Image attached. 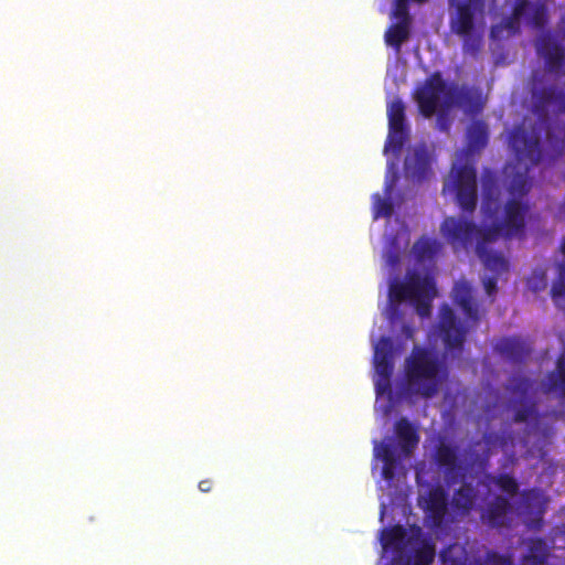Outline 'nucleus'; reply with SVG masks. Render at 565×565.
Listing matches in <instances>:
<instances>
[{
	"label": "nucleus",
	"mask_w": 565,
	"mask_h": 565,
	"mask_svg": "<svg viewBox=\"0 0 565 565\" xmlns=\"http://www.w3.org/2000/svg\"><path fill=\"white\" fill-rule=\"evenodd\" d=\"M441 250L443 244L436 238L419 237L412 246V264L404 273L403 253L397 241L390 239L382 254L386 282H435Z\"/></svg>",
	"instance_id": "obj_1"
},
{
	"label": "nucleus",
	"mask_w": 565,
	"mask_h": 565,
	"mask_svg": "<svg viewBox=\"0 0 565 565\" xmlns=\"http://www.w3.org/2000/svg\"><path fill=\"white\" fill-rule=\"evenodd\" d=\"M452 295L467 321L463 324L448 305L441 306L438 333L446 350L451 352L462 350L469 330L475 328L481 319L479 307L471 295V285H454Z\"/></svg>",
	"instance_id": "obj_2"
},
{
	"label": "nucleus",
	"mask_w": 565,
	"mask_h": 565,
	"mask_svg": "<svg viewBox=\"0 0 565 565\" xmlns=\"http://www.w3.org/2000/svg\"><path fill=\"white\" fill-rule=\"evenodd\" d=\"M404 375L412 393L431 398L446 376V366L436 352L415 345L405 360Z\"/></svg>",
	"instance_id": "obj_3"
},
{
	"label": "nucleus",
	"mask_w": 565,
	"mask_h": 565,
	"mask_svg": "<svg viewBox=\"0 0 565 565\" xmlns=\"http://www.w3.org/2000/svg\"><path fill=\"white\" fill-rule=\"evenodd\" d=\"M443 194H454L462 212L472 214L478 204V174L475 166L454 163L444 182Z\"/></svg>",
	"instance_id": "obj_4"
},
{
	"label": "nucleus",
	"mask_w": 565,
	"mask_h": 565,
	"mask_svg": "<svg viewBox=\"0 0 565 565\" xmlns=\"http://www.w3.org/2000/svg\"><path fill=\"white\" fill-rule=\"evenodd\" d=\"M451 85L443 78L439 72L430 74L424 84L415 90L414 98L418 105L419 113L430 118L439 107L446 109V102Z\"/></svg>",
	"instance_id": "obj_5"
},
{
	"label": "nucleus",
	"mask_w": 565,
	"mask_h": 565,
	"mask_svg": "<svg viewBox=\"0 0 565 565\" xmlns=\"http://www.w3.org/2000/svg\"><path fill=\"white\" fill-rule=\"evenodd\" d=\"M440 231L445 239L457 252L472 246L478 235V225L470 220L448 216L443 221Z\"/></svg>",
	"instance_id": "obj_6"
},
{
	"label": "nucleus",
	"mask_w": 565,
	"mask_h": 565,
	"mask_svg": "<svg viewBox=\"0 0 565 565\" xmlns=\"http://www.w3.org/2000/svg\"><path fill=\"white\" fill-rule=\"evenodd\" d=\"M509 145L520 162L530 166L540 163L542 149L540 138L535 134L527 131L522 126H516L510 132Z\"/></svg>",
	"instance_id": "obj_7"
},
{
	"label": "nucleus",
	"mask_w": 565,
	"mask_h": 565,
	"mask_svg": "<svg viewBox=\"0 0 565 565\" xmlns=\"http://www.w3.org/2000/svg\"><path fill=\"white\" fill-rule=\"evenodd\" d=\"M387 118L388 136L384 150L399 153L408 138L405 105L399 98H395L387 105Z\"/></svg>",
	"instance_id": "obj_8"
},
{
	"label": "nucleus",
	"mask_w": 565,
	"mask_h": 565,
	"mask_svg": "<svg viewBox=\"0 0 565 565\" xmlns=\"http://www.w3.org/2000/svg\"><path fill=\"white\" fill-rule=\"evenodd\" d=\"M530 93L532 98V111L539 117H544L550 107L561 104L565 98L563 92L556 86L544 85V75L541 72H534L530 79Z\"/></svg>",
	"instance_id": "obj_9"
},
{
	"label": "nucleus",
	"mask_w": 565,
	"mask_h": 565,
	"mask_svg": "<svg viewBox=\"0 0 565 565\" xmlns=\"http://www.w3.org/2000/svg\"><path fill=\"white\" fill-rule=\"evenodd\" d=\"M531 206L527 201L516 198H510L503 209L501 227H503V237H523L526 228V217Z\"/></svg>",
	"instance_id": "obj_10"
},
{
	"label": "nucleus",
	"mask_w": 565,
	"mask_h": 565,
	"mask_svg": "<svg viewBox=\"0 0 565 565\" xmlns=\"http://www.w3.org/2000/svg\"><path fill=\"white\" fill-rule=\"evenodd\" d=\"M535 50L543 58L548 73L558 74L565 66V46L552 31L542 32L535 41Z\"/></svg>",
	"instance_id": "obj_11"
},
{
	"label": "nucleus",
	"mask_w": 565,
	"mask_h": 565,
	"mask_svg": "<svg viewBox=\"0 0 565 565\" xmlns=\"http://www.w3.org/2000/svg\"><path fill=\"white\" fill-rule=\"evenodd\" d=\"M374 364L379 380L375 383L377 394L390 390L394 371V344L391 338L382 337L374 350Z\"/></svg>",
	"instance_id": "obj_12"
},
{
	"label": "nucleus",
	"mask_w": 565,
	"mask_h": 565,
	"mask_svg": "<svg viewBox=\"0 0 565 565\" xmlns=\"http://www.w3.org/2000/svg\"><path fill=\"white\" fill-rule=\"evenodd\" d=\"M423 509L427 525L434 530L443 529L449 509L447 491L440 486L429 489Z\"/></svg>",
	"instance_id": "obj_13"
},
{
	"label": "nucleus",
	"mask_w": 565,
	"mask_h": 565,
	"mask_svg": "<svg viewBox=\"0 0 565 565\" xmlns=\"http://www.w3.org/2000/svg\"><path fill=\"white\" fill-rule=\"evenodd\" d=\"M452 106H458L463 109L465 113L470 115L479 114L483 108V102L478 90L470 87L458 88L451 85L448 93V99L446 102V109Z\"/></svg>",
	"instance_id": "obj_14"
},
{
	"label": "nucleus",
	"mask_w": 565,
	"mask_h": 565,
	"mask_svg": "<svg viewBox=\"0 0 565 565\" xmlns=\"http://www.w3.org/2000/svg\"><path fill=\"white\" fill-rule=\"evenodd\" d=\"M484 0H466L457 6V15L451 23V30L457 35L475 31V13L483 12Z\"/></svg>",
	"instance_id": "obj_15"
},
{
	"label": "nucleus",
	"mask_w": 565,
	"mask_h": 565,
	"mask_svg": "<svg viewBox=\"0 0 565 565\" xmlns=\"http://www.w3.org/2000/svg\"><path fill=\"white\" fill-rule=\"evenodd\" d=\"M526 17L529 23L535 29L543 30L548 21L547 8L544 3H531L529 0H516L513 8V18Z\"/></svg>",
	"instance_id": "obj_16"
},
{
	"label": "nucleus",
	"mask_w": 565,
	"mask_h": 565,
	"mask_svg": "<svg viewBox=\"0 0 565 565\" xmlns=\"http://www.w3.org/2000/svg\"><path fill=\"white\" fill-rule=\"evenodd\" d=\"M405 171L414 181L425 180L430 172V159L424 147L415 148L405 159Z\"/></svg>",
	"instance_id": "obj_17"
},
{
	"label": "nucleus",
	"mask_w": 565,
	"mask_h": 565,
	"mask_svg": "<svg viewBox=\"0 0 565 565\" xmlns=\"http://www.w3.org/2000/svg\"><path fill=\"white\" fill-rule=\"evenodd\" d=\"M478 500V491L471 483H462L454 492L451 508L456 515L466 516L475 509Z\"/></svg>",
	"instance_id": "obj_18"
},
{
	"label": "nucleus",
	"mask_w": 565,
	"mask_h": 565,
	"mask_svg": "<svg viewBox=\"0 0 565 565\" xmlns=\"http://www.w3.org/2000/svg\"><path fill=\"white\" fill-rule=\"evenodd\" d=\"M495 350L508 360L521 363L530 355L527 343L516 337L502 338L495 344Z\"/></svg>",
	"instance_id": "obj_19"
},
{
	"label": "nucleus",
	"mask_w": 565,
	"mask_h": 565,
	"mask_svg": "<svg viewBox=\"0 0 565 565\" xmlns=\"http://www.w3.org/2000/svg\"><path fill=\"white\" fill-rule=\"evenodd\" d=\"M544 393H554L559 398H565V354H561L556 361V369L547 373L542 382Z\"/></svg>",
	"instance_id": "obj_20"
},
{
	"label": "nucleus",
	"mask_w": 565,
	"mask_h": 565,
	"mask_svg": "<svg viewBox=\"0 0 565 565\" xmlns=\"http://www.w3.org/2000/svg\"><path fill=\"white\" fill-rule=\"evenodd\" d=\"M395 434L402 451L406 456L411 455L419 443L417 429L407 418L402 417L395 423Z\"/></svg>",
	"instance_id": "obj_21"
},
{
	"label": "nucleus",
	"mask_w": 565,
	"mask_h": 565,
	"mask_svg": "<svg viewBox=\"0 0 565 565\" xmlns=\"http://www.w3.org/2000/svg\"><path fill=\"white\" fill-rule=\"evenodd\" d=\"M489 140L488 125L483 120H473L467 128V149L470 153L481 151Z\"/></svg>",
	"instance_id": "obj_22"
},
{
	"label": "nucleus",
	"mask_w": 565,
	"mask_h": 565,
	"mask_svg": "<svg viewBox=\"0 0 565 565\" xmlns=\"http://www.w3.org/2000/svg\"><path fill=\"white\" fill-rule=\"evenodd\" d=\"M436 296V287H416L413 288L409 303L415 308L422 318L429 317L431 313V302Z\"/></svg>",
	"instance_id": "obj_23"
},
{
	"label": "nucleus",
	"mask_w": 565,
	"mask_h": 565,
	"mask_svg": "<svg viewBox=\"0 0 565 565\" xmlns=\"http://www.w3.org/2000/svg\"><path fill=\"white\" fill-rule=\"evenodd\" d=\"M521 504L525 512L536 510V518L529 524L532 529L540 530L543 525V514L545 512V501L536 490H527L522 493Z\"/></svg>",
	"instance_id": "obj_24"
},
{
	"label": "nucleus",
	"mask_w": 565,
	"mask_h": 565,
	"mask_svg": "<svg viewBox=\"0 0 565 565\" xmlns=\"http://www.w3.org/2000/svg\"><path fill=\"white\" fill-rule=\"evenodd\" d=\"M476 253L484 267L495 275H500L509 270V262L505 257L500 253L489 250L482 243L480 245H476Z\"/></svg>",
	"instance_id": "obj_25"
},
{
	"label": "nucleus",
	"mask_w": 565,
	"mask_h": 565,
	"mask_svg": "<svg viewBox=\"0 0 565 565\" xmlns=\"http://www.w3.org/2000/svg\"><path fill=\"white\" fill-rule=\"evenodd\" d=\"M550 557V550L546 542L541 539H531L527 551L522 557L524 565H545Z\"/></svg>",
	"instance_id": "obj_26"
},
{
	"label": "nucleus",
	"mask_w": 565,
	"mask_h": 565,
	"mask_svg": "<svg viewBox=\"0 0 565 565\" xmlns=\"http://www.w3.org/2000/svg\"><path fill=\"white\" fill-rule=\"evenodd\" d=\"M510 510L511 504L509 500L502 495H498L488 504L484 516L491 526L500 527L504 524Z\"/></svg>",
	"instance_id": "obj_27"
},
{
	"label": "nucleus",
	"mask_w": 565,
	"mask_h": 565,
	"mask_svg": "<svg viewBox=\"0 0 565 565\" xmlns=\"http://www.w3.org/2000/svg\"><path fill=\"white\" fill-rule=\"evenodd\" d=\"M452 565H513L511 555L499 554L495 551H488L484 559L480 557H469L455 559Z\"/></svg>",
	"instance_id": "obj_28"
},
{
	"label": "nucleus",
	"mask_w": 565,
	"mask_h": 565,
	"mask_svg": "<svg viewBox=\"0 0 565 565\" xmlns=\"http://www.w3.org/2000/svg\"><path fill=\"white\" fill-rule=\"evenodd\" d=\"M409 38V24L405 21L391 25L385 32V42L387 45L394 47L397 52L401 50L402 44Z\"/></svg>",
	"instance_id": "obj_29"
},
{
	"label": "nucleus",
	"mask_w": 565,
	"mask_h": 565,
	"mask_svg": "<svg viewBox=\"0 0 565 565\" xmlns=\"http://www.w3.org/2000/svg\"><path fill=\"white\" fill-rule=\"evenodd\" d=\"M529 167L525 168L523 173H516L511 180L508 192L511 198H516L524 201V198L529 194L532 188V182L529 177Z\"/></svg>",
	"instance_id": "obj_30"
},
{
	"label": "nucleus",
	"mask_w": 565,
	"mask_h": 565,
	"mask_svg": "<svg viewBox=\"0 0 565 565\" xmlns=\"http://www.w3.org/2000/svg\"><path fill=\"white\" fill-rule=\"evenodd\" d=\"M435 460L439 467L446 468L449 471H452L458 466V454L456 448L440 444L436 448Z\"/></svg>",
	"instance_id": "obj_31"
},
{
	"label": "nucleus",
	"mask_w": 565,
	"mask_h": 565,
	"mask_svg": "<svg viewBox=\"0 0 565 565\" xmlns=\"http://www.w3.org/2000/svg\"><path fill=\"white\" fill-rule=\"evenodd\" d=\"M388 303L393 308L396 303L408 301L416 287H436L437 285H388Z\"/></svg>",
	"instance_id": "obj_32"
},
{
	"label": "nucleus",
	"mask_w": 565,
	"mask_h": 565,
	"mask_svg": "<svg viewBox=\"0 0 565 565\" xmlns=\"http://www.w3.org/2000/svg\"><path fill=\"white\" fill-rule=\"evenodd\" d=\"M511 394L518 395V399L513 398L511 404L523 403L527 399L529 394L532 390V383L527 377L513 376L511 383L508 386Z\"/></svg>",
	"instance_id": "obj_33"
},
{
	"label": "nucleus",
	"mask_w": 565,
	"mask_h": 565,
	"mask_svg": "<svg viewBox=\"0 0 565 565\" xmlns=\"http://www.w3.org/2000/svg\"><path fill=\"white\" fill-rule=\"evenodd\" d=\"M406 539V530L402 525H395L383 530L381 542L384 548L401 547Z\"/></svg>",
	"instance_id": "obj_34"
},
{
	"label": "nucleus",
	"mask_w": 565,
	"mask_h": 565,
	"mask_svg": "<svg viewBox=\"0 0 565 565\" xmlns=\"http://www.w3.org/2000/svg\"><path fill=\"white\" fill-rule=\"evenodd\" d=\"M462 39V51L465 54L477 57L482 49V36L476 31H471L465 35H459Z\"/></svg>",
	"instance_id": "obj_35"
},
{
	"label": "nucleus",
	"mask_w": 565,
	"mask_h": 565,
	"mask_svg": "<svg viewBox=\"0 0 565 565\" xmlns=\"http://www.w3.org/2000/svg\"><path fill=\"white\" fill-rule=\"evenodd\" d=\"M500 236H503V227H501V223H497L489 227H479L478 226V235L475 241H477L476 245H480L488 247L489 243L497 241Z\"/></svg>",
	"instance_id": "obj_36"
},
{
	"label": "nucleus",
	"mask_w": 565,
	"mask_h": 565,
	"mask_svg": "<svg viewBox=\"0 0 565 565\" xmlns=\"http://www.w3.org/2000/svg\"><path fill=\"white\" fill-rule=\"evenodd\" d=\"M491 482L510 497H514L519 492L518 481L508 473H500L495 477H491Z\"/></svg>",
	"instance_id": "obj_37"
},
{
	"label": "nucleus",
	"mask_w": 565,
	"mask_h": 565,
	"mask_svg": "<svg viewBox=\"0 0 565 565\" xmlns=\"http://www.w3.org/2000/svg\"><path fill=\"white\" fill-rule=\"evenodd\" d=\"M514 415L513 420L515 423H527L530 419L536 417V406L535 403H525L524 405H521L520 407H515L514 404Z\"/></svg>",
	"instance_id": "obj_38"
},
{
	"label": "nucleus",
	"mask_w": 565,
	"mask_h": 565,
	"mask_svg": "<svg viewBox=\"0 0 565 565\" xmlns=\"http://www.w3.org/2000/svg\"><path fill=\"white\" fill-rule=\"evenodd\" d=\"M435 558V546L430 543H423L420 547L415 551L416 565H430Z\"/></svg>",
	"instance_id": "obj_39"
},
{
	"label": "nucleus",
	"mask_w": 565,
	"mask_h": 565,
	"mask_svg": "<svg viewBox=\"0 0 565 565\" xmlns=\"http://www.w3.org/2000/svg\"><path fill=\"white\" fill-rule=\"evenodd\" d=\"M393 214V204L387 199H382L380 194L374 195V218L390 217Z\"/></svg>",
	"instance_id": "obj_40"
},
{
	"label": "nucleus",
	"mask_w": 565,
	"mask_h": 565,
	"mask_svg": "<svg viewBox=\"0 0 565 565\" xmlns=\"http://www.w3.org/2000/svg\"><path fill=\"white\" fill-rule=\"evenodd\" d=\"M376 456L382 459L383 462H397L395 451L390 444H382L375 447Z\"/></svg>",
	"instance_id": "obj_41"
},
{
	"label": "nucleus",
	"mask_w": 565,
	"mask_h": 565,
	"mask_svg": "<svg viewBox=\"0 0 565 565\" xmlns=\"http://www.w3.org/2000/svg\"><path fill=\"white\" fill-rule=\"evenodd\" d=\"M551 296L555 306L565 310V285H552Z\"/></svg>",
	"instance_id": "obj_42"
},
{
	"label": "nucleus",
	"mask_w": 565,
	"mask_h": 565,
	"mask_svg": "<svg viewBox=\"0 0 565 565\" xmlns=\"http://www.w3.org/2000/svg\"><path fill=\"white\" fill-rule=\"evenodd\" d=\"M396 465L397 462H383L382 476L386 481L394 479Z\"/></svg>",
	"instance_id": "obj_43"
},
{
	"label": "nucleus",
	"mask_w": 565,
	"mask_h": 565,
	"mask_svg": "<svg viewBox=\"0 0 565 565\" xmlns=\"http://www.w3.org/2000/svg\"><path fill=\"white\" fill-rule=\"evenodd\" d=\"M482 183L484 191L488 193V195H490L492 188L495 186V177L493 173L490 171L484 173Z\"/></svg>",
	"instance_id": "obj_44"
},
{
	"label": "nucleus",
	"mask_w": 565,
	"mask_h": 565,
	"mask_svg": "<svg viewBox=\"0 0 565 565\" xmlns=\"http://www.w3.org/2000/svg\"><path fill=\"white\" fill-rule=\"evenodd\" d=\"M437 126L441 131H448L449 129V120L448 117L444 114H439L437 118Z\"/></svg>",
	"instance_id": "obj_45"
},
{
	"label": "nucleus",
	"mask_w": 565,
	"mask_h": 565,
	"mask_svg": "<svg viewBox=\"0 0 565 565\" xmlns=\"http://www.w3.org/2000/svg\"><path fill=\"white\" fill-rule=\"evenodd\" d=\"M534 282H546L547 280V269L540 268L534 271Z\"/></svg>",
	"instance_id": "obj_46"
},
{
	"label": "nucleus",
	"mask_w": 565,
	"mask_h": 565,
	"mask_svg": "<svg viewBox=\"0 0 565 565\" xmlns=\"http://www.w3.org/2000/svg\"><path fill=\"white\" fill-rule=\"evenodd\" d=\"M554 282H565V259L557 264V279Z\"/></svg>",
	"instance_id": "obj_47"
},
{
	"label": "nucleus",
	"mask_w": 565,
	"mask_h": 565,
	"mask_svg": "<svg viewBox=\"0 0 565 565\" xmlns=\"http://www.w3.org/2000/svg\"><path fill=\"white\" fill-rule=\"evenodd\" d=\"M213 487V481L211 479H204L199 482V489L202 492H210Z\"/></svg>",
	"instance_id": "obj_48"
},
{
	"label": "nucleus",
	"mask_w": 565,
	"mask_h": 565,
	"mask_svg": "<svg viewBox=\"0 0 565 565\" xmlns=\"http://www.w3.org/2000/svg\"><path fill=\"white\" fill-rule=\"evenodd\" d=\"M558 32H559V35L565 40V14L562 15V18L559 20Z\"/></svg>",
	"instance_id": "obj_49"
},
{
	"label": "nucleus",
	"mask_w": 565,
	"mask_h": 565,
	"mask_svg": "<svg viewBox=\"0 0 565 565\" xmlns=\"http://www.w3.org/2000/svg\"><path fill=\"white\" fill-rule=\"evenodd\" d=\"M546 286L547 285H539V284L529 285V290L533 294H536V292L544 290Z\"/></svg>",
	"instance_id": "obj_50"
},
{
	"label": "nucleus",
	"mask_w": 565,
	"mask_h": 565,
	"mask_svg": "<svg viewBox=\"0 0 565 565\" xmlns=\"http://www.w3.org/2000/svg\"><path fill=\"white\" fill-rule=\"evenodd\" d=\"M483 286H484L486 292L489 297H492L498 290V285H483Z\"/></svg>",
	"instance_id": "obj_51"
},
{
	"label": "nucleus",
	"mask_w": 565,
	"mask_h": 565,
	"mask_svg": "<svg viewBox=\"0 0 565 565\" xmlns=\"http://www.w3.org/2000/svg\"><path fill=\"white\" fill-rule=\"evenodd\" d=\"M403 332L406 335V338H413L414 330L409 326H403Z\"/></svg>",
	"instance_id": "obj_52"
},
{
	"label": "nucleus",
	"mask_w": 565,
	"mask_h": 565,
	"mask_svg": "<svg viewBox=\"0 0 565 565\" xmlns=\"http://www.w3.org/2000/svg\"><path fill=\"white\" fill-rule=\"evenodd\" d=\"M559 249H561L562 254L565 256V237L562 239Z\"/></svg>",
	"instance_id": "obj_53"
},
{
	"label": "nucleus",
	"mask_w": 565,
	"mask_h": 565,
	"mask_svg": "<svg viewBox=\"0 0 565 565\" xmlns=\"http://www.w3.org/2000/svg\"><path fill=\"white\" fill-rule=\"evenodd\" d=\"M482 282H489V284L497 282V278L492 277V278L482 279Z\"/></svg>",
	"instance_id": "obj_54"
},
{
	"label": "nucleus",
	"mask_w": 565,
	"mask_h": 565,
	"mask_svg": "<svg viewBox=\"0 0 565 565\" xmlns=\"http://www.w3.org/2000/svg\"><path fill=\"white\" fill-rule=\"evenodd\" d=\"M458 282L463 284L467 282L466 279L461 278Z\"/></svg>",
	"instance_id": "obj_55"
},
{
	"label": "nucleus",
	"mask_w": 565,
	"mask_h": 565,
	"mask_svg": "<svg viewBox=\"0 0 565 565\" xmlns=\"http://www.w3.org/2000/svg\"><path fill=\"white\" fill-rule=\"evenodd\" d=\"M386 191H387V192H390V191H391V185H390V184H387V186H386Z\"/></svg>",
	"instance_id": "obj_56"
}]
</instances>
